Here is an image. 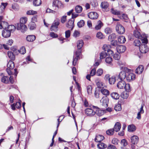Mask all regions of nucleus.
Masks as SVG:
<instances>
[{
  "label": "nucleus",
  "instance_id": "1",
  "mask_svg": "<svg viewBox=\"0 0 149 149\" xmlns=\"http://www.w3.org/2000/svg\"><path fill=\"white\" fill-rule=\"evenodd\" d=\"M140 52L137 54L139 57L141 58L142 56V54L146 53L148 51V49L146 45L143 44L141 45L139 47Z\"/></svg>",
  "mask_w": 149,
  "mask_h": 149
},
{
  "label": "nucleus",
  "instance_id": "2",
  "mask_svg": "<svg viewBox=\"0 0 149 149\" xmlns=\"http://www.w3.org/2000/svg\"><path fill=\"white\" fill-rule=\"evenodd\" d=\"M52 6L55 9H58L63 7V5L61 2L58 0H54L52 2Z\"/></svg>",
  "mask_w": 149,
  "mask_h": 149
},
{
  "label": "nucleus",
  "instance_id": "3",
  "mask_svg": "<svg viewBox=\"0 0 149 149\" xmlns=\"http://www.w3.org/2000/svg\"><path fill=\"white\" fill-rule=\"evenodd\" d=\"M116 29L117 32L120 34H123L125 32V29L124 27L118 22L117 23Z\"/></svg>",
  "mask_w": 149,
  "mask_h": 149
},
{
  "label": "nucleus",
  "instance_id": "4",
  "mask_svg": "<svg viewBox=\"0 0 149 149\" xmlns=\"http://www.w3.org/2000/svg\"><path fill=\"white\" fill-rule=\"evenodd\" d=\"M59 20H55L54 21L50 28L52 31L56 32L58 30V26L59 24Z\"/></svg>",
  "mask_w": 149,
  "mask_h": 149
},
{
  "label": "nucleus",
  "instance_id": "5",
  "mask_svg": "<svg viewBox=\"0 0 149 149\" xmlns=\"http://www.w3.org/2000/svg\"><path fill=\"white\" fill-rule=\"evenodd\" d=\"M109 99L107 96L103 97L100 100L101 104L104 107L106 108L108 107V104Z\"/></svg>",
  "mask_w": 149,
  "mask_h": 149
},
{
  "label": "nucleus",
  "instance_id": "6",
  "mask_svg": "<svg viewBox=\"0 0 149 149\" xmlns=\"http://www.w3.org/2000/svg\"><path fill=\"white\" fill-rule=\"evenodd\" d=\"M17 29L18 30H20L22 32L24 33L27 30L26 26L24 24H17Z\"/></svg>",
  "mask_w": 149,
  "mask_h": 149
},
{
  "label": "nucleus",
  "instance_id": "7",
  "mask_svg": "<svg viewBox=\"0 0 149 149\" xmlns=\"http://www.w3.org/2000/svg\"><path fill=\"white\" fill-rule=\"evenodd\" d=\"M127 74L126 79L128 81H131L135 79V75L134 74L132 73H129L127 72Z\"/></svg>",
  "mask_w": 149,
  "mask_h": 149
},
{
  "label": "nucleus",
  "instance_id": "8",
  "mask_svg": "<svg viewBox=\"0 0 149 149\" xmlns=\"http://www.w3.org/2000/svg\"><path fill=\"white\" fill-rule=\"evenodd\" d=\"M88 16L91 19H97L98 17V15L95 12H92L88 14Z\"/></svg>",
  "mask_w": 149,
  "mask_h": 149
},
{
  "label": "nucleus",
  "instance_id": "9",
  "mask_svg": "<svg viewBox=\"0 0 149 149\" xmlns=\"http://www.w3.org/2000/svg\"><path fill=\"white\" fill-rule=\"evenodd\" d=\"M85 113L88 116H94L95 114V111L92 109L87 108L85 110Z\"/></svg>",
  "mask_w": 149,
  "mask_h": 149
},
{
  "label": "nucleus",
  "instance_id": "10",
  "mask_svg": "<svg viewBox=\"0 0 149 149\" xmlns=\"http://www.w3.org/2000/svg\"><path fill=\"white\" fill-rule=\"evenodd\" d=\"M74 21L73 19L69 20L66 23V27L68 28L71 29V30H72L74 27Z\"/></svg>",
  "mask_w": 149,
  "mask_h": 149
},
{
  "label": "nucleus",
  "instance_id": "11",
  "mask_svg": "<svg viewBox=\"0 0 149 149\" xmlns=\"http://www.w3.org/2000/svg\"><path fill=\"white\" fill-rule=\"evenodd\" d=\"M126 49V47L123 45H118L117 46L116 50L118 53H122L125 52Z\"/></svg>",
  "mask_w": 149,
  "mask_h": 149
},
{
  "label": "nucleus",
  "instance_id": "12",
  "mask_svg": "<svg viewBox=\"0 0 149 149\" xmlns=\"http://www.w3.org/2000/svg\"><path fill=\"white\" fill-rule=\"evenodd\" d=\"M4 28L5 29L2 31V36L6 38L9 37L10 36L11 33L6 29V26Z\"/></svg>",
  "mask_w": 149,
  "mask_h": 149
},
{
  "label": "nucleus",
  "instance_id": "13",
  "mask_svg": "<svg viewBox=\"0 0 149 149\" xmlns=\"http://www.w3.org/2000/svg\"><path fill=\"white\" fill-rule=\"evenodd\" d=\"M127 73L124 71H121L118 74V78L121 80H124L126 78Z\"/></svg>",
  "mask_w": 149,
  "mask_h": 149
},
{
  "label": "nucleus",
  "instance_id": "14",
  "mask_svg": "<svg viewBox=\"0 0 149 149\" xmlns=\"http://www.w3.org/2000/svg\"><path fill=\"white\" fill-rule=\"evenodd\" d=\"M131 140L132 144H136L139 141V138L137 136H133L131 137Z\"/></svg>",
  "mask_w": 149,
  "mask_h": 149
},
{
  "label": "nucleus",
  "instance_id": "15",
  "mask_svg": "<svg viewBox=\"0 0 149 149\" xmlns=\"http://www.w3.org/2000/svg\"><path fill=\"white\" fill-rule=\"evenodd\" d=\"M125 83L124 81H119L117 84V87L118 88L120 89L124 88L125 87Z\"/></svg>",
  "mask_w": 149,
  "mask_h": 149
},
{
  "label": "nucleus",
  "instance_id": "16",
  "mask_svg": "<svg viewBox=\"0 0 149 149\" xmlns=\"http://www.w3.org/2000/svg\"><path fill=\"white\" fill-rule=\"evenodd\" d=\"M134 35L137 38L140 39L142 38V36L141 35L140 31L138 30H136L134 31Z\"/></svg>",
  "mask_w": 149,
  "mask_h": 149
},
{
  "label": "nucleus",
  "instance_id": "17",
  "mask_svg": "<svg viewBox=\"0 0 149 149\" xmlns=\"http://www.w3.org/2000/svg\"><path fill=\"white\" fill-rule=\"evenodd\" d=\"M144 68L143 65H140L136 69L135 72L136 74H141L143 71Z\"/></svg>",
  "mask_w": 149,
  "mask_h": 149
},
{
  "label": "nucleus",
  "instance_id": "18",
  "mask_svg": "<svg viewBox=\"0 0 149 149\" xmlns=\"http://www.w3.org/2000/svg\"><path fill=\"white\" fill-rule=\"evenodd\" d=\"M121 128V125L119 122H117L115 124L113 130L116 132H118L119 131Z\"/></svg>",
  "mask_w": 149,
  "mask_h": 149
},
{
  "label": "nucleus",
  "instance_id": "19",
  "mask_svg": "<svg viewBox=\"0 0 149 149\" xmlns=\"http://www.w3.org/2000/svg\"><path fill=\"white\" fill-rule=\"evenodd\" d=\"M104 139V137L103 136L100 135H98L96 136L95 140L96 142H100L102 141Z\"/></svg>",
  "mask_w": 149,
  "mask_h": 149
},
{
  "label": "nucleus",
  "instance_id": "20",
  "mask_svg": "<svg viewBox=\"0 0 149 149\" xmlns=\"http://www.w3.org/2000/svg\"><path fill=\"white\" fill-rule=\"evenodd\" d=\"M7 4L6 3H2L1 5L0 6V14H2L4 12Z\"/></svg>",
  "mask_w": 149,
  "mask_h": 149
},
{
  "label": "nucleus",
  "instance_id": "21",
  "mask_svg": "<svg viewBox=\"0 0 149 149\" xmlns=\"http://www.w3.org/2000/svg\"><path fill=\"white\" fill-rule=\"evenodd\" d=\"M6 29L8 30V31H10V32H14L15 29V27L13 25H8L7 27H6Z\"/></svg>",
  "mask_w": 149,
  "mask_h": 149
},
{
  "label": "nucleus",
  "instance_id": "22",
  "mask_svg": "<svg viewBox=\"0 0 149 149\" xmlns=\"http://www.w3.org/2000/svg\"><path fill=\"white\" fill-rule=\"evenodd\" d=\"M26 39L28 41L32 42L36 39V36L33 35H29L27 36Z\"/></svg>",
  "mask_w": 149,
  "mask_h": 149
},
{
  "label": "nucleus",
  "instance_id": "23",
  "mask_svg": "<svg viewBox=\"0 0 149 149\" xmlns=\"http://www.w3.org/2000/svg\"><path fill=\"white\" fill-rule=\"evenodd\" d=\"M14 64L13 61H9L7 64V67L8 68L12 70L14 68Z\"/></svg>",
  "mask_w": 149,
  "mask_h": 149
},
{
  "label": "nucleus",
  "instance_id": "24",
  "mask_svg": "<svg viewBox=\"0 0 149 149\" xmlns=\"http://www.w3.org/2000/svg\"><path fill=\"white\" fill-rule=\"evenodd\" d=\"M118 41L120 43H125L126 41L125 37L123 36H120L118 38Z\"/></svg>",
  "mask_w": 149,
  "mask_h": 149
},
{
  "label": "nucleus",
  "instance_id": "25",
  "mask_svg": "<svg viewBox=\"0 0 149 149\" xmlns=\"http://www.w3.org/2000/svg\"><path fill=\"white\" fill-rule=\"evenodd\" d=\"M136 129V127L133 125H129L128 127V130L130 132L134 131Z\"/></svg>",
  "mask_w": 149,
  "mask_h": 149
},
{
  "label": "nucleus",
  "instance_id": "26",
  "mask_svg": "<svg viewBox=\"0 0 149 149\" xmlns=\"http://www.w3.org/2000/svg\"><path fill=\"white\" fill-rule=\"evenodd\" d=\"M84 44L83 41L82 40H79L77 42V46L78 49H80Z\"/></svg>",
  "mask_w": 149,
  "mask_h": 149
},
{
  "label": "nucleus",
  "instance_id": "27",
  "mask_svg": "<svg viewBox=\"0 0 149 149\" xmlns=\"http://www.w3.org/2000/svg\"><path fill=\"white\" fill-rule=\"evenodd\" d=\"M100 91L104 95H107L109 94V91L108 90L104 88H102L101 89Z\"/></svg>",
  "mask_w": 149,
  "mask_h": 149
},
{
  "label": "nucleus",
  "instance_id": "28",
  "mask_svg": "<svg viewBox=\"0 0 149 149\" xmlns=\"http://www.w3.org/2000/svg\"><path fill=\"white\" fill-rule=\"evenodd\" d=\"M97 146L100 149H104L107 147L106 145L103 143H100L98 144Z\"/></svg>",
  "mask_w": 149,
  "mask_h": 149
},
{
  "label": "nucleus",
  "instance_id": "29",
  "mask_svg": "<svg viewBox=\"0 0 149 149\" xmlns=\"http://www.w3.org/2000/svg\"><path fill=\"white\" fill-rule=\"evenodd\" d=\"M111 97L115 100H117L119 99V94L117 93L113 92L111 95Z\"/></svg>",
  "mask_w": 149,
  "mask_h": 149
},
{
  "label": "nucleus",
  "instance_id": "30",
  "mask_svg": "<svg viewBox=\"0 0 149 149\" xmlns=\"http://www.w3.org/2000/svg\"><path fill=\"white\" fill-rule=\"evenodd\" d=\"M27 21V18L26 17H21L20 20L19 24H25Z\"/></svg>",
  "mask_w": 149,
  "mask_h": 149
},
{
  "label": "nucleus",
  "instance_id": "31",
  "mask_svg": "<svg viewBox=\"0 0 149 149\" xmlns=\"http://www.w3.org/2000/svg\"><path fill=\"white\" fill-rule=\"evenodd\" d=\"M1 81L4 83H8L9 82V77L7 76H4L1 78Z\"/></svg>",
  "mask_w": 149,
  "mask_h": 149
},
{
  "label": "nucleus",
  "instance_id": "32",
  "mask_svg": "<svg viewBox=\"0 0 149 149\" xmlns=\"http://www.w3.org/2000/svg\"><path fill=\"white\" fill-rule=\"evenodd\" d=\"M102 26V22L100 20H99L98 21V24L95 26V29L97 30H99L101 29Z\"/></svg>",
  "mask_w": 149,
  "mask_h": 149
},
{
  "label": "nucleus",
  "instance_id": "33",
  "mask_svg": "<svg viewBox=\"0 0 149 149\" xmlns=\"http://www.w3.org/2000/svg\"><path fill=\"white\" fill-rule=\"evenodd\" d=\"M82 8L81 6L78 5L75 7V10L77 13H80L82 11Z\"/></svg>",
  "mask_w": 149,
  "mask_h": 149
},
{
  "label": "nucleus",
  "instance_id": "34",
  "mask_svg": "<svg viewBox=\"0 0 149 149\" xmlns=\"http://www.w3.org/2000/svg\"><path fill=\"white\" fill-rule=\"evenodd\" d=\"M8 23L6 22H0V29L2 28L4 29V28L8 26Z\"/></svg>",
  "mask_w": 149,
  "mask_h": 149
},
{
  "label": "nucleus",
  "instance_id": "35",
  "mask_svg": "<svg viewBox=\"0 0 149 149\" xmlns=\"http://www.w3.org/2000/svg\"><path fill=\"white\" fill-rule=\"evenodd\" d=\"M8 55L9 57L11 60H14L15 56L13 54V53L11 51H8Z\"/></svg>",
  "mask_w": 149,
  "mask_h": 149
},
{
  "label": "nucleus",
  "instance_id": "36",
  "mask_svg": "<svg viewBox=\"0 0 149 149\" xmlns=\"http://www.w3.org/2000/svg\"><path fill=\"white\" fill-rule=\"evenodd\" d=\"M121 97L123 99H127L129 96V93L127 92H124L121 95Z\"/></svg>",
  "mask_w": 149,
  "mask_h": 149
},
{
  "label": "nucleus",
  "instance_id": "37",
  "mask_svg": "<svg viewBox=\"0 0 149 149\" xmlns=\"http://www.w3.org/2000/svg\"><path fill=\"white\" fill-rule=\"evenodd\" d=\"M101 6L102 8H106L109 6V4L107 2H103L101 4Z\"/></svg>",
  "mask_w": 149,
  "mask_h": 149
},
{
  "label": "nucleus",
  "instance_id": "38",
  "mask_svg": "<svg viewBox=\"0 0 149 149\" xmlns=\"http://www.w3.org/2000/svg\"><path fill=\"white\" fill-rule=\"evenodd\" d=\"M116 37V36L115 34L114 33H112L109 36L108 39L111 41H112L113 40L115 39Z\"/></svg>",
  "mask_w": 149,
  "mask_h": 149
},
{
  "label": "nucleus",
  "instance_id": "39",
  "mask_svg": "<svg viewBox=\"0 0 149 149\" xmlns=\"http://www.w3.org/2000/svg\"><path fill=\"white\" fill-rule=\"evenodd\" d=\"M95 113L98 116H101L104 114V111L101 110L97 109L95 111Z\"/></svg>",
  "mask_w": 149,
  "mask_h": 149
},
{
  "label": "nucleus",
  "instance_id": "40",
  "mask_svg": "<svg viewBox=\"0 0 149 149\" xmlns=\"http://www.w3.org/2000/svg\"><path fill=\"white\" fill-rule=\"evenodd\" d=\"M111 13L115 15H120L121 14L120 11H118L116 10H114L113 8L111 9Z\"/></svg>",
  "mask_w": 149,
  "mask_h": 149
},
{
  "label": "nucleus",
  "instance_id": "41",
  "mask_svg": "<svg viewBox=\"0 0 149 149\" xmlns=\"http://www.w3.org/2000/svg\"><path fill=\"white\" fill-rule=\"evenodd\" d=\"M109 81L110 84H113L116 81L115 78L114 76H112L110 78Z\"/></svg>",
  "mask_w": 149,
  "mask_h": 149
},
{
  "label": "nucleus",
  "instance_id": "42",
  "mask_svg": "<svg viewBox=\"0 0 149 149\" xmlns=\"http://www.w3.org/2000/svg\"><path fill=\"white\" fill-rule=\"evenodd\" d=\"M29 26L30 27V29L31 30H33L35 29L36 27V25L34 22H31L30 23Z\"/></svg>",
  "mask_w": 149,
  "mask_h": 149
},
{
  "label": "nucleus",
  "instance_id": "43",
  "mask_svg": "<svg viewBox=\"0 0 149 149\" xmlns=\"http://www.w3.org/2000/svg\"><path fill=\"white\" fill-rule=\"evenodd\" d=\"M33 3L36 6H38L41 3V1L40 0H34Z\"/></svg>",
  "mask_w": 149,
  "mask_h": 149
},
{
  "label": "nucleus",
  "instance_id": "44",
  "mask_svg": "<svg viewBox=\"0 0 149 149\" xmlns=\"http://www.w3.org/2000/svg\"><path fill=\"white\" fill-rule=\"evenodd\" d=\"M103 73V70L101 68L99 69L96 72V74L97 76H100Z\"/></svg>",
  "mask_w": 149,
  "mask_h": 149
},
{
  "label": "nucleus",
  "instance_id": "45",
  "mask_svg": "<svg viewBox=\"0 0 149 149\" xmlns=\"http://www.w3.org/2000/svg\"><path fill=\"white\" fill-rule=\"evenodd\" d=\"M84 21L83 20H81L77 23V26L79 28H81L84 25Z\"/></svg>",
  "mask_w": 149,
  "mask_h": 149
},
{
  "label": "nucleus",
  "instance_id": "46",
  "mask_svg": "<svg viewBox=\"0 0 149 149\" xmlns=\"http://www.w3.org/2000/svg\"><path fill=\"white\" fill-rule=\"evenodd\" d=\"M114 109L116 111H119L121 110V105L120 104H116L114 107Z\"/></svg>",
  "mask_w": 149,
  "mask_h": 149
},
{
  "label": "nucleus",
  "instance_id": "47",
  "mask_svg": "<svg viewBox=\"0 0 149 149\" xmlns=\"http://www.w3.org/2000/svg\"><path fill=\"white\" fill-rule=\"evenodd\" d=\"M114 130L113 129H111L107 130L106 131V133L107 134L109 135H112L114 133Z\"/></svg>",
  "mask_w": 149,
  "mask_h": 149
},
{
  "label": "nucleus",
  "instance_id": "48",
  "mask_svg": "<svg viewBox=\"0 0 149 149\" xmlns=\"http://www.w3.org/2000/svg\"><path fill=\"white\" fill-rule=\"evenodd\" d=\"M120 58V53H116L113 56L114 59L116 60H119Z\"/></svg>",
  "mask_w": 149,
  "mask_h": 149
},
{
  "label": "nucleus",
  "instance_id": "49",
  "mask_svg": "<svg viewBox=\"0 0 149 149\" xmlns=\"http://www.w3.org/2000/svg\"><path fill=\"white\" fill-rule=\"evenodd\" d=\"M92 88L91 85L88 86L87 87V91L88 94H91L92 93Z\"/></svg>",
  "mask_w": 149,
  "mask_h": 149
},
{
  "label": "nucleus",
  "instance_id": "50",
  "mask_svg": "<svg viewBox=\"0 0 149 149\" xmlns=\"http://www.w3.org/2000/svg\"><path fill=\"white\" fill-rule=\"evenodd\" d=\"M104 32L107 34H110L112 32V29L110 28L107 27L105 29Z\"/></svg>",
  "mask_w": 149,
  "mask_h": 149
},
{
  "label": "nucleus",
  "instance_id": "51",
  "mask_svg": "<svg viewBox=\"0 0 149 149\" xmlns=\"http://www.w3.org/2000/svg\"><path fill=\"white\" fill-rule=\"evenodd\" d=\"M12 8L15 10H18L19 9L18 5L16 3H13L12 5Z\"/></svg>",
  "mask_w": 149,
  "mask_h": 149
},
{
  "label": "nucleus",
  "instance_id": "52",
  "mask_svg": "<svg viewBox=\"0 0 149 149\" xmlns=\"http://www.w3.org/2000/svg\"><path fill=\"white\" fill-rule=\"evenodd\" d=\"M112 61V58L111 57H107L105 59V61L107 63L110 64Z\"/></svg>",
  "mask_w": 149,
  "mask_h": 149
},
{
  "label": "nucleus",
  "instance_id": "53",
  "mask_svg": "<svg viewBox=\"0 0 149 149\" xmlns=\"http://www.w3.org/2000/svg\"><path fill=\"white\" fill-rule=\"evenodd\" d=\"M107 56V53L104 52H102L100 54V59H102L105 57Z\"/></svg>",
  "mask_w": 149,
  "mask_h": 149
},
{
  "label": "nucleus",
  "instance_id": "54",
  "mask_svg": "<svg viewBox=\"0 0 149 149\" xmlns=\"http://www.w3.org/2000/svg\"><path fill=\"white\" fill-rule=\"evenodd\" d=\"M37 13V12L33 10H30L26 12V14L28 15H34Z\"/></svg>",
  "mask_w": 149,
  "mask_h": 149
},
{
  "label": "nucleus",
  "instance_id": "55",
  "mask_svg": "<svg viewBox=\"0 0 149 149\" xmlns=\"http://www.w3.org/2000/svg\"><path fill=\"white\" fill-rule=\"evenodd\" d=\"M107 51V56L108 54L109 56H112L113 55V52L111 50L109 49L108 50L105 49V51Z\"/></svg>",
  "mask_w": 149,
  "mask_h": 149
},
{
  "label": "nucleus",
  "instance_id": "56",
  "mask_svg": "<svg viewBox=\"0 0 149 149\" xmlns=\"http://www.w3.org/2000/svg\"><path fill=\"white\" fill-rule=\"evenodd\" d=\"M19 53L22 54H24L26 53V49L24 47H22L19 50Z\"/></svg>",
  "mask_w": 149,
  "mask_h": 149
},
{
  "label": "nucleus",
  "instance_id": "57",
  "mask_svg": "<svg viewBox=\"0 0 149 149\" xmlns=\"http://www.w3.org/2000/svg\"><path fill=\"white\" fill-rule=\"evenodd\" d=\"M121 144L123 146H126L127 145V141L125 139H123L121 141Z\"/></svg>",
  "mask_w": 149,
  "mask_h": 149
},
{
  "label": "nucleus",
  "instance_id": "58",
  "mask_svg": "<svg viewBox=\"0 0 149 149\" xmlns=\"http://www.w3.org/2000/svg\"><path fill=\"white\" fill-rule=\"evenodd\" d=\"M124 88L127 91H129L130 90V84H126L125 83Z\"/></svg>",
  "mask_w": 149,
  "mask_h": 149
},
{
  "label": "nucleus",
  "instance_id": "59",
  "mask_svg": "<svg viewBox=\"0 0 149 149\" xmlns=\"http://www.w3.org/2000/svg\"><path fill=\"white\" fill-rule=\"evenodd\" d=\"M118 143V140L117 138H114L112 141V143L115 145H117Z\"/></svg>",
  "mask_w": 149,
  "mask_h": 149
},
{
  "label": "nucleus",
  "instance_id": "60",
  "mask_svg": "<svg viewBox=\"0 0 149 149\" xmlns=\"http://www.w3.org/2000/svg\"><path fill=\"white\" fill-rule=\"evenodd\" d=\"M96 37L99 39H102L103 38V35L100 32H98L97 33Z\"/></svg>",
  "mask_w": 149,
  "mask_h": 149
},
{
  "label": "nucleus",
  "instance_id": "61",
  "mask_svg": "<svg viewBox=\"0 0 149 149\" xmlns=\"http://www.w3.org/2000/svg\"><path fill=\"white\" fill-rule=\"evenodd\" d=\"M81 53V52L80 49H78L75 52L74 55L76 57L79 58V56L80 55Z\"/></svg>",
  "mask_w": 149,
  "mask_h": 149
},
{
  "label": "nucleus",
  "instance_id": "62",
  "mask_svg": "<svg viewBox=\"0 0 149 149\" xmlns=\"http://www.w3.org/2000/svg\"><path fill=\"white\" fill-rule=\"evenodd\" d=\"M96 74V72L95 69L93 68L92 69L90 72V75L91 76H94L95 74Z\"/></svg>",
  "mask_w": 149,
  "mask_h": 149
},
{
  "label": "nucleus",
  "instance_id": "63",
  "mask_svg": "<svg viewBox=\"0 0 149 149\" xmlns=\"http://www.w3.org/2000/svg\"><path fill=\"white\" fill-rule=\"evenodd\" d=\"M80 33L77 31H75L73 33V35L74 37L76 38L79 36Z\"/></svg>",
  "mask_w": 149,
  "mask_h": 149
},
{
  "label": "nucleus",
  "instance_id": "64",
  "mask_svg": "<svg viewBox=\"0 0 149 149\" xmlns=\"http://www.w3.org/2000/svg\"><path fill=\"white\" fill-rule=\"evenodd\" d=\"M107 149H117L116 147L111 144L109 145L107 147Z\"/></svg>",
  "mask_w": 149,
  "mask_h": 149
}]
</instances>
